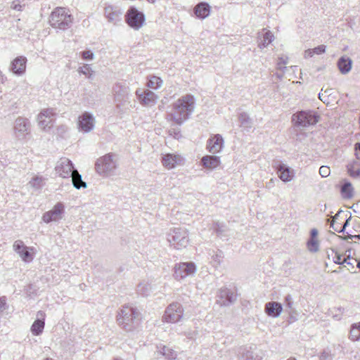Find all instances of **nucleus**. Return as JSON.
<instances>
[{
	"instance_id": "0e129e2a",
	"label": "nucleus",
	"mask_w": 360,
	"mask_h": 360,
	"mask_svg": "<svg viewBox=\"0 0 360 360\" xmlns=\"http://www.w3.org/2000/svg\"><path fill=\"white\" fill-rule=\"evenodd\" d=\"M354 262H356V266L357 268L360 270V259L359 260H357V259H354Z\"/></svg>"
},
{
	"instance_id": "c9c22d12",
	"label": "nucleus",
	"mask_w": 360,
	"mask_h": 360,
	"mask_svg": "<svg viewBox=\"0 0 360 360\" xmlns=\"http://www.w3.org/2000/svg\"><path fill=\"white\" fill-rule=\"evenodd\" d=\"M240 125L245 128H250L252 127V120L246 112H241L238 116Z\"/></svg>"
},
{
	"instance_id": "58836bf2",
	"label": "nucleus",
	"mask_w": 360,
	"mask_h": 360,
	"mask_svg": "<svg viewBox=\"0 0 360 360\" xmlns=\"http://www.w3.org/2000/svg\"><path fill=\"white\" fill-rule=\"evenodd\" d=\"M307 248L311 252H316L319 251V241L316 239L309 238L307 241Z\"/></svg>"
},
{
	"instance_id": "4be33fe9",
	"label": "nucleus",
	"mask_w": 360,
	"mask_h": 360,
	"mask_svg": "<svg viewBox=\"0 0 360 360\" xmlns=\"http://www.w3.org/2000/svg\"><path fill=\"white\" fill-rule=\"evenodd\" d=\"M283 310L282 304L278 302H269L265 304L266 314L274 318L278 317Z\"/></svg>"
},
{
	"instance_id": "7ed1b4c3",
	"label": "nucleus",
	"mask_w": 360,
	"mask_h": 360,
	"mask_svg": "<svg viewBox=\"0 0 360 360\" xmlns=\"http://www.w3.org/2000/svg\"><path fill=\"white\" fill-rule=\"evenodd\" d=\"M118 167L117 155L110 153L97 159L95 170L101 176L108 177L116 174Z\"/></svg>"
},
{
	"instance_id": "338daca9",
	"label": "nucleus",
	"mask_w": 360,
	"mask_h": 360,
	"mask_svg": "<svg viewBox=\"0 0 360 360\" xmlns=\"http://www.w3.org/2000/svg\"><path fill=\"white\" fill-rule=\"evenodd\" d=\"M3 77H4V76L2 75V72L0 71V80H1V82H3V79H4Z\"/></svg>"
},
{
	"instance_id": "a19ab883",
	"label": "nucleus",
	"mask_w": 360,
	"mask_h": 360,
	"mask_svg": "<svg viewBox=\"0 0 360 360\" xmlns=\"http://www.w3.org/2000/svg\"><path fill=\"white\" fill-rule=\"evenodd\" d=\"M79 72L86 76L87 78L92 79L94 75V71L91 70L89 65H84L79 68Z\"/></svg>"
},
{
	"instance_id": "4d7b16f0",
	"label": "nucleus",
	"mask_w": 360,
	"mask_h": 360,
	"mask_svg": "<svg viewBox=\"0 0 360 360\" xmlns=\"http://www.w3.org/2000/svg\"><path fill=\"white\" fill-rule=\"evenodd\" d=\"M314 56L313 50L312 49H307L304 51V57L305 58H310Z\"/></svg>"
},
{
	"instance_id": "20e7f679",
	"label": "nucleus",
	"mask_w": 360,
	"mask_h": 360,
	"mask_svg": "<svg viewBox=\"0 0 360 360\" xmlns=\"http://www.w3.org/2000/svg\"><path fill=\"white\" fill-rule=\"evenodd\" d=\"M49 22L53 28L66 30L73 22V16L68 13L65 8L57 7L51 12Z\"/></svg>"
},
{
	"instance_id": "4c0bfd02",
	"label": "nucleus",
	"mask_w": 360,
	"mask_h": 360,
	"mask_svg": "<svg viewBox=\"0 0 360 360\" xmlns=\"http://www.w3.org/2000/svg\"><path fill=\"white\" fill-rule=\"evenodd\" d=\"M358 163L356 162H353L347 165V171L349 175L352 177H358L360 175V168L356 167Z\"/></svg>"
},
{
	"instance_id": "6e6d98bb",
	"label": "nucleus",
	"mask_w": 360,
	"mask_h": 360,
	"mask_svg": "<svg viewBox=\"0 0 360 360\" xmlns=\"http://www.w3.org/2000/svg\"><path fill=\"white\" fill-rule=\"evenodd\" d=\"M356 155L358 159L360 158V143H356L354 146Z\"/></svg>"
},
{
	"instance_id": "cd10ccee",
	"label": "nucleus",
	"mask_w": 360,
	"mask_h": 360,
	"mask_svg": "<svg viewBox=\"0 0 360 360\" xmlns=\"http://www.w3.org/2000/svg\"><path fill=\"white\" fill-rule=\"evenodd\" d=\"M337 65L340 72L345 75L350 71L352 60L349 57L344 56L338 59Z\"/></svg>"
},
{
	"instance_id": "864d4df0",
	"label": "nucleus",
	"mask_w": 360,
	"mask_h": 360,
	"mask_svg": "<svg viewBox=\"0 0 360 360\" xmlns=\"http://www.w3.org/2000/svg\"><path fill=\"white\" fill-rule=\"evenodd\" d=\"M6 297H0V310L1 311H3L6 309Z\"/></svg>"
},
{
	"instance_id": "aec40b11",
	"label": "nucleus",
	"mask_w": 360,
	"mask_h": 360,
	"mask_svg": "<svg viewBox=\"0 0 360 360\" xmlns=\"http://www.w3.org/2000/svg\"><path fill=\"white\" fill-rule=\"evenodd\" d=\"M113 92L116 102L121 103L122 102H125L128 99L129 89L125 85H122L119 83L116 84L113 86Z\"/></svg>"
},
{
	"instance_id": "e433bc0d",
	"label": "nucleus",
	"mask_w": 360,
	"mask_h": 360,
	"mask_svg": "<svg viewBox=\"0 0 360 360\" xmlns=\"http://www.w3.org/2000/svg\"><path fill=\"white\" fill-rule=\"evenodd\" d=\"M44 179L42 176H35L30 181L28 184L35 190H39L43 187L44 184Z\"/></svg>"
},
{
	"instance_id": "72a5a7b5",
	"label": "nucleus",
	"mask_w": 360,
	"mask_h": 360,
	"mask_svg": "<svg viewBox=\"0 0 360 360\" xmlns=\"http://www.w3.org/2000/svg\"><path fill=\"white\" fill-rule=\"evenodd\" d=\"M33 248L25 247L23 250L18 253L22 261L25 262H30L33 260V256L30 251H33Z\"/></svg>"
},
{
	"instance_id": "a211bd4d",
	"label": "nucleus",
	"mask_w": 360,
	"mask_h": 360,
	"mask_svg": "<svg viewBox=\"0 0 360 360\" xmlns=\"http://www.w3.org/2000/svg\"><path fill=\"white\" fill-rule=\"evenodd\" d=\"M46 314L43 311H39L37 314V319L31 326V332L34 335H39L42 333L45 326Z\"/></svg>"
},
{
	"instance_id": "13d9d810",
	"label": "nucleus",
	"mask_w": 360,
	"mask_h": 360,
	"mask_svg": "<svg viewBox=\"0 0 360 360\" xmlns=\"http://www.w3.org/2000/svg\"><path fill=\"white\" fill-rule=\"evenodd\" d=\"M353 238H357V239H360V235H351V234H348L345 237L343 238L344 240H348V239H353Z\"/></svg>"
},
{
	"instance_id": "f3484780",
	"label": "nucleus",
	"mask_w": 360,
	"mask_h": 360,
	"mask_svg": "<svg viewBox=\"0 0 360 360\" xmlns=\"http://www.w3.org/2000/svg\"><path fill=\"white\" fill-rule=\"evenodd\" d=\"M27 61L26 57L18 56L11 61L9 69L14 75L21 76L25 72Z\"/></svg>"
},
{
	"instance_id": "39448f33",
	"label": "nucleus",
	"mask_w": 360,
	"mask_h": 360,
	"mask_svg": "<svg viewBox=\"0 0 360 360\" xmlns=\"http://www.w3.org/2000/svg\"><path fill=\"white\" fill-rule=\"evenodd\" d=\"M319 120V114L314 110H301L292 116V121L296 127L306 128L315 125Z\"/></svg>"
},
{
	"instance_id": "473e14b6",
	"label": "nucleus",
	"mask_w": 360,
	"mask_h": 360,
	"mask_svg": "<svg viewBox=\"0 0 360 360\" xmlns=\"http://www.w3.org/2000/svg\"><path fill=\"white\" fill-rule=\"evenodd\" d=\"M162 80L157 76H150L148 78L147 86L153 89H158L162 85Z\"/></svg>"
},
{
	"instance_id": "f03ea898",
	"label": "nucleus",
	"mask_w": 360,
	"mask_h": 360,
	"mask_svg": "<svg viewBox=\"0 0 360 360\" xmlns=\"http://www.w3.org/2000/svg\"><path fill=\"white\" fill-rule=\"evenodd\" d=\"M141 314L136 307L124 305L117 315L118 325L127 332L135 330L140 324Z\"/></svg>"
},
{
	"instance_id": "79ce46f5",
	"label": "nucleus",
	"mask_w": 360,
	"mask_h": 360,
	"mask_svg": "<svg viewBox=\"0 0 360 360\" xmlns=\"http://www.w3.org/2000/svg\"><path fill=\"white\" fill-rule=\"evenodd\" d=\"M222 259V252H219V253L214 254L212 256V265L214 266H217V265L220 264Z\"/></svg>"
},
{
	"instance_id": "2eb2a0df",
	"label": "nucleus",
	"mask_w": 360,
	"mask_h": 360,
	"mask_svg": "<svg viewBox=\"0 0 360 360\" xmlns=\"http://www.w3.org/2000/svg\"><path fill=\"white\" fill-rule=\"evenodd\" d=\"M79 129L88 133L91 131L94 127V117L88 112H84L78 118Z\"/></svg>"
},
{
	"instance_id": "bb28decb",
	"label": "nucleus",
	"mask_w": 360,
	"mask_h": 360,
	"mask_svg": "<svg viewBox=\"0 0 360 360\" xmlns=\"http://www.w3.org/2000/svg\"><path fill=\"white\" fill-rule=\"evenodd\" d=\"M210 11V6L206 2H200L197 4L194 8L196 16L199 18L204 19L207 18Z\"/></svg>"
},
{
	"instance_id": "a878e982",
	"label": "nucleus",
	"mask_w": 360,
	"mask_h": 360,
	"mask_svg": "<svg viewBox=\"0 0 360 360\" xmlns=\"http://www.w3.org/2000/svg\"><path fill=\"white\" fill-rule=\"evenodd\" d=\"M105 15L109 22L117 24L122 20V12L117 9H113L112 7L105 8Z\"/></svg>"
},
{
	"instance_id": "6e6552de",
	"label": "nucleus",
	"mask_w": 360,
	"mask_h": 360,
	"mask_svg": "<svg viewBox=\"0 0 360 360\" xmlns=\"http://www.w3.org/2000/svg\"><path fill=\"white\" fill-rule=\"evenodd\" d=\"M183 316L182 305L179 302H173L166 308L162 319L165 322L174 323L181 321Z\"/></svg>"
},
{
	"instance_id": "b1692460",
	"label": "nucleus",
	"mask_w": 360,
	"mask_h": 360,
	"mask_svg": "<svg viewBox=\"0 0 360 360\" xmlns=\"http://www.w3.org/2000/svg\"><path fill=\"white\" fill-rule=\"evenodd\" d=\"M258 37L260 39V41L258 44V46L261 49L266 47L274 39V36L272 32L269 30H263L262 32L258 33Z\"/></svg>"
},
{
	"instance_id": "9b49d317",
	"label": "nucleus",
	"mask_w": 360,
	"mask_h": 360,
	"mask_svg": "<svg viewBox=\"0 0 360 360\" xmlns=\"http://www.w3.org/2000/svg\"><path fill=\"white\" fill-rule=\"evenodd\" d=\"M217 303L220 306H229L236 302L237 294L227 288H221L217 294Z\"/></svg>"
},
{
	"instance_id": "680f3d73",
	"label": "nucleus",
	"mask_w": 360,
	"mask_h": 360,
	"mask_svg": "<svg viewBox=\"0 0 360 360\" xmlns=\"http://www.w3.org/2000/svg\"><path fill=\"white\" fill-rule=\"evenodd\" d=\"M12 8L15 10L20 11L21 6L20 4H15Z\"/></svg>"
},
{
	"instance_id": "423d86ee",
	"label": "nucleus",
	"mask_w": 360,
	"mask_h": 360,
	"mask_svg": "<svg viewBox=\"0 0 360 360\" xmlns=\"http://www.w3.org/2000/svg\"><path fill=\"white\" fill-rule=\"evenodd\" d=\"M167 240L176 249L186 248L188 244V232L183 228H174L167 233Z\"/></svg>"
},
{
	"instance_id": "1a4fd4ad",
	"label": "nucleus",
	"mask_w": 360,
	"mask_h": 360,
	"mask_svg": "<svg viewBox=\"0 0 360 360\" xmlns=\"http://www.w3.org/2000/svg\"><path fill=\"white\" fill-rule=\"evenodd\" d=\"M195 271L196 266L193 262H180L174 267V276L176 280H181L193 275Z\"/></svg>"
},
{
	"instance_id": "0eeeda50",
	"label": "nucleus",
	"mask_w": 360,
	"mask_h": 360,
	"mask_svg": "<svg viewBox=\"0 0 360 360\" xmlns=\"http://www.w3.org/2000/svg\"><path fill=\"white\" fill-rule=\"evenodd\" d=\"M146 20L145 15L136 8L131 6L125 14L127 24L135 30H139Z\"/></svg>"
},
{
	"instance_id": "5701e85b",
	"label": "nucleus",
	"mask_w": 360,
	"mask_h": 360,
	"mask_svg": "<svg viewBox=\"0 0 360 360\" xmlns=\"http://www.w3.org/2000/svg\"><path fill=\"white\" fill-rule=\"evenodd\" d=\"M344 212L342 210H339L334 217H333L332 220L330 221V228H332L335 231L338 233H344L346 227L349 225V221L351 219V214L346 219L345 222L341 226L340 228L338 227L337 220H338L339 217H340L341 214H343Z\"/></svg>"
},
{
	"instance_id": "09e8293b",
	"label": "nucleus",
	"mask_w": 360,
	"mask_h": 360,
	"mask_svg": "<svg viewBox=\"0 0 360 360\" xmlns=\"http://www.w3.org/2000/svg\"><path fill=\"white\" fill-rule=\"evenodd\" d=\"M332 255H334L333 257V261L334 263L338 264H342V262L341 261V255L335 252L333 249H332Z\"/></svg>"
},
{
	"instance_id": "052dcab7",
	"label": "nucleus",
	"mask_w": 360,
	"mask_h": 360,
	"mask_svg": "<svg viewBox=\"0 0 360 360\" xmlns=\"http://www.w3.org/2000/svg\"><path fill=\"white\" fill-rule=\"evenodd\" d=\"M319 99H320L321 101H322L323 103H325V102H326L325 96H323V94L319 93Z\"/></svg>"
},
{
	"instance_id": "3c124183",
	"label": "nucleus",
	"mask_w": 360,
	"mask_h": 360,
	"mask_svg": "<svg viewBox=\"0 0 360 360\" xmlns=\"http://www.w3.org/2000/svg\"><path fill=\"white\" fill-rule=\"evenodd\" d=\"M320 360H332V356L330 352L324 350L320 356Z\"/></svg>"
},
{
	"instance_id": "f257e3e1",
	"label": "nucleus",
	"mask_w": 360,
	"mask_h": 360,
	"mask_svg": "<svg viewBox=\"0 0 360 360\" xmlns=\"http://www.w3.org/2000/svg\"><path fill=\"white\" fill-rule=\"evenodd\" d=\"M171 117L177 124L181 125L188 120L194 111L195 98L191 94H186L179 98L172 105Z\"/></svg>"
},
{
	"instance_id": "c85d7f7f",
	"label": "nucleus",
	"mask_w": 360,
	"mask_h": 360,
	"mask_svg": "<svg viewBox=\"0 0 360 360\" xmlns=\"http://www.w3.org/2000/svg\"><path fill=\"white\" fill-rule=\"evenodd\" d=\"M179 160V158L177 155L168 153L162 157V163L165 167L172 169L176 166Z\"/></svg>"
},
{
	"instance_id": "f704fd0d",
	"label": "nucleus",
	"mask_w": 360,
	"mask_h": 360,
	"mask_svg": "<svg viewBox=\"0 0 360 360\" xmlns=\"http://www.w3.org/2000/svg\"><path fill=\"white\" fill-rule=\"evenodd\" d=\"M136 290L139 294L146 297L151 291V286L149 283L143 282L138 285Z\"/></svg>"
},
{
	"instance_id": "de8ad7c7",
	"label": "nucleus",
	"mask_w": 360,
	"mask_h": 360,
	"mask_svg": "<svg viewBox=\"0 0 360 360\" xmlns=\"http://www.w3.org/2000/svg\"><path fill=\"white\" fill-rule=\"evenodd\" d=\"M81 54L84 60H92L94 56V53L89 50L84 51L81 53Z\"/></svg>"
},
{
	"instance_id": "49530a36",
	"label": "nucleus",
	"mask_w": 360,
	"mask_h": 360,
	"mask_svg": "<svg viewBox=\"0 0 360 360\" xmlns=\"http://www.w3.org/2000/svg\"><path fill=\"white\" fill-rule=\"evenodd\" d=\"M330 168L327 166H321L319 168V174L322 177H327L330 175Z\"/></svg>"
},
{
	"instance_id": "774afa93",
	"label": "nucleus",
	"mask_w": 360,
	"mask_h": 360,
	"mask_svg": "<svg viewBox=\"0 0 360 360\" xmlns=\"http://www.w3.org/2000/svg\"><path fill=\"white\" fill-rule=\"evenodd\" d=\"M149 3L153 4L156 0H147Z\"/></svg>"
},
{
	"instance_id": "ddd939ff",
	"label": "nucleus",
	"mask_w": 360,
	"mask_h": 360,
	"mask_svg": "<svg viewBox=\"0 0 360 360\" xmlns=\"http://www.w3.org/2000/svg\"><path fill=\"white\" fill-rule=\"evenodd\" d=\"M136 94L140 103L147 106L154 105L158 99V95L148 89H138Z\"/></svg>"
},
{
	"instance_id": "7c9ffc66",
	"label": "nucleus",
	"mask_w": 360,
	"mask_h": 360,
	"mask_svg": "<svg viewBox=\"0 0 360 360\" xmlns=\"http://www.w3.org/2000/svg\"><path fill=\"white\" fill-rule=\"evenodd\" d=\"M342 197L344 199H350L353 196V188L350 182H345L340 188Z\"/></svg>"
},
{
	"instance_id": "603ef678",
	"label": "nucleus",
	"mask_w": 360,
	"mask_h": 360,
	"mask_svg": "<svg viewBox=\"0 0 360 360\" xmlns=\"http://www.w3.org/2000/svg\"><path fill=\"white\" fill-rule=\"evenodd\" d=\"M287 63H288V58H283V57H281L278 58V63L277 65H278V66H280L281 65H286ZM278 68L280 70H281L283 72H284L287 68L286 67H283V68L279 67Z\"/></svg>"
},
{
	"instance_id": "393cba45",
	"label": "nucleus",
	"mask_w": 360,
	"mask_h": 360,
	"mask_svg": "<svg viewBox=\"0 0 360 360\" xmlns=\"http://www.w3.org/2000/svg\"><path fill=\"white\" fill-rule=\"evenodd\" d=\"M201 165L207 169H215L220 164L219 157L215 155H205L201 159Z\"/></svg>"
},
{
	"instance_id": "c756f323",
	"label": "nucleus",
	"mask_w": 360,
	"mask_h": 360,
	"mask_svg": "<svg viewBox=\"0 0 360 360\" xmlns=\"http://www.w3.org/2000/svg\"><path fill=\"white\" fill-rule=\"evenodd\" d=\"M70 177H72V185L75 188L80 189L82 188H85L87 187L86 183L82 180V175L77 170H75V173H73Z\"/></svg>"
},
{
	"instance_id": "69168bd1",
	"label": "nucleus",
	"mask_w": 360,
	"mask_h": 360,
	"mask_svg": "<svg viewBox=\"0 0 360 360\" xmlns=\"http://www.w3.org/2000/svg\"><path fill=\"white\" fill-rule=\"evenodd\" d=\"M331 90H332L331 89H326V90L325 91V93H326V94H328V95H330V92L331 91Z\"/></svg>"
},
{
	"instance_id": "2f4dec72",
	"label": "nucleus",
	"mask_w": 360,
	"mask_h": 360,
	"mask_svg": "<svg viewBox=\"0 0 360 360\" xmlns=\"http://www.w3.org/2000/svg\"><path fill=\"white\" fill-rule=\"evenodd\" d=\"M349 338L352 341H358L360 340V321L352 325Z\"/></svg>"
},
{
	"instance_id": "412c9836",
	"label": "nucleus",
	"mask_w": 360,
	"mask_h": 360,
	"mask_svg": "<svg viewBox=\"0 0 360 360\" xmlns=\"http://www.w3.org/2000/svg\"><path fill=\"white\" fill-rule=\"evenodd\" d=\"M276 172L280 179L284 182L290 181L294 176V173L290 170V168L283 163L278 165L276 167Z\"/></svg>"
},
{
	"instance_id": "ea45409f",
	"label": "nucleus",
	"mask_w": 360,
	"mask_h": 360,
	"mask_svg": "<svg viewBox=\"0 0 360 360\" xmlns=\"http://www.w3.org/2000/svg\"><path fill=\"white\" fill-rule=\"evenodd\" d=\"M160 353L165 356L167 359H173L175 358L176 354L173 349L166 347L163 346L161 348Z\"/></svg>"
},
{
	"instance_id": "5fc2aeb1",
	"label": "nucleus",
	"mask_w": 360,
	"mask_h": 360,
	"mask_svg": "<svg viewBox=\"0 0 360 360\" xmlns=\"http://www.w3.org/2000/svg\"><path fill=\"white\" fill-rule=\"evenodd\" d=\"M349 260H350L349 256L347 258H345L344 260L342 261V264H347V265L351 266L352 269H354V263L351 262Z\"/></svg>"
},
{
	"instance_id": "e2e57ef3",
	"label": "nucleus",
	"mask_w": 360,
	"mask_h": 360,
	"mask_svg": "<svg viewBox=\"0 0 360 360\" xmlns=\"http://www.w3.org/2000/svg\"><path fill=\"white\" fill-rule=\"evenodd\" d=\"M274 186V179H271L267 184V186L268 187H271V186Z\"/></svg>"
},
{
	"instance_id": "8fccbe9b",
	"label": "nucleus",
	"mask_w": 360,
	"mask_h": 360,
	"mask_svg": "<svg viewBox=\"0 0 360 360\" xmlns=\"http://www.w3.org/2000/svg\"><path fill=\"white\" fill-rule=\"evenodd\" d=\"M326 49V46L325 45H319V46L312 49L314 55V54L320 55V54L325 53Z\"/></svg>"
},
{
	"instance_id": "a18cd8bd",
	"label": "nucleus",
	"mask_w": 360,
	"mask_h": 360,
	"mask_svg": "<svg viewBox=\"0 0 360 360\" xmlns=\"http://www.w3.org/2000/svg\"><path fill=\"white\" fill-rule=\"evenodd\" d=\"M285 307L290 309V313L294 311L293 309V302L292 300V297L290 295H288L285 297Z\"/></svg>"
},
{
	"instance_id": "37998d69",
	"label": "nucleus",
	"mask_w": 360,
	"mask_h": 360,
	"mask_svg": "<svg viewBox=\"0 0 360 360\" xmlns=\"http://www.w3.org/2000/svg\"><path fill=\"white\" fill-rule=\"evenodd\" d=\"M26 246L24 245V243L22 240H18L15 241L13 244V250L19 253L21 250H23Z\"/></svg>"
},
{
	"instance_id": "4468645a",
	"label": "nucleus",
	"mask_w": 360,
	"mask_h": 360,
	"mask_svg": "<svg viewBox=\"0 0 360 360\" xmlns=\"http://www.w3.org/2000/svg\"><path fill=\"white\" fill-rule=\"evenodd\" d=\"M30 121L25 117H18L15 120L14 124V131L17 138L23 139L30 133Z\"/></svg>"
},
{
	"instance_id": "f8f14e48",
	"label": "nucleus",
	"mask_w": 360,
	"mask_h": 360,
	"mask_svg": "<svg viewBox=\"0 0 360 360\" xmlns=\"http://www.w3.org/2000/svg\"><path fill=\"white\" fill-rule=\"evenodd\" d=\"M64 212V205L61 202H58L51 210L46 212L42 216V220L49 224L51 221H58L62 219Z\"/></svg>"
},
{
	"instance_id": "bf43d9fd",
	"label": "nucleus",
	"mask_w": 360,
	"mask_h": 360,
	"mask_svg": "<svg viewBox=\"0 0 360 360\" xmlns=\"http://www.w3.org/2000/svg\"><path fill=\"white\" fill-rule=\"evenodd\" d=\"M318 235V231L316 229H313L310 231V238L316 239Z\"/></svg>"
},
{
	"instance_id": "c03bdc74",
	"label": "nucleus",
	"mask_w": 360,
	"mask_h": 360,
	"mask_svg": "<svg viewBox=\"0 0 360 360\" xmlns=\"http://www.w3.org/2000/svg\"><path fill=\"white\" fill-rule=\"evenodd\" d=\"M214 229L217 234L220 235L226 231V226L223 223L216 222L214 224Z\"/></svg>"
},
{
	"instance_id": "6ab92c4d",
	"label": "nucleus",
	"mask_w": 360,
	"mask_h": 360,
	"mask_svg": "<svg viewBox=\"0 0 360 360\" xmlns=\"http://www.w3.org/2000/svg\"><path fill=\"white\" fill-rule=\"evenodd\" d=\"M224 144V139L220 134H216L207 140V149L214 154L219 153Z\"/></svg>"
},
{
	"instance_id": "9d476101",
	"label": "nucleus",
	"mask_w": 360,
	"mask_h": 360,
	"mask_svg": "<svg viewBox=\"0 0 360 360\" xmlns=\"http://www.w3.org/2000/svg\"><path fill=\"white\" fill-rule=\"evenodd\" d=\"M55 170L60 176L69 178L77 169L74 168V165L70 160L67 158H62L57 162Z\"/></svg>"
},
{
	"instance_id": "dca6fc26",
	"label": "nucleus",
	"mask_w": 360,
	"mask_h": 360,
	"mask_svg": "<svg viewBox=\"0 0 360 360\" xmlns=\"http://www.w3.org/2000/svg\"><path fill=\"white\" fill-rule=\"evenodd\" d=\"M55 115L56 112L53 108L43 110L37 117L39 125L44 129H46V127L50 128L52 126L53 117Z\"/></svg>"
}]
</instances>
